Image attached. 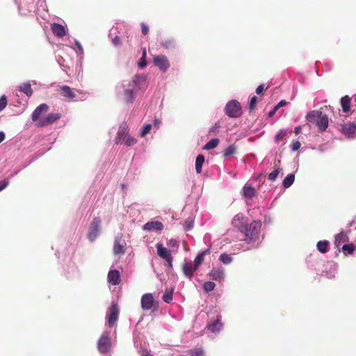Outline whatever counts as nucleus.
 Segmentation results:
<instances>
[{
	"instance_id": "1",
	"label": "nucleus",
	"mask_w": 356,
	"mask_h": 356,
	"mask_svg": "<svg viewBox=\"0 0 356 356\" xmlns=\"http://www.w3.org/2000/svg\"><path fill=\"white\" fill-rule=\"evenodd\" d=\"M308 124H314L320 131H324L328 126V118L320 111H312L306 116Z\"/></svg>"
},
{
	"instance_id": "2",
	"label": "nucleus",
	"mask_w": 356,
	"mask_h": 356,
	"mask_svg": "<svg viewBox=\"0 0 356 356\" xmlns=\"http://www.w3.org/2000/svg\"><path fill=\"white\" fill-rule=\"evenodd\" d=\"M102 220L100 217H95L91 222L88 233V238L90 242H94L100 235L102 231Z\"/></svg>"
},
{
	"instance_id": "3",
	"label": "nucleus",
	"mask_w": 356,
	"mask_h": 356,
	"mask_svg": "<svg viewBox=\"0 0 356 356\" xmlns=\"http://www.w3.org/2000/svg\"><path fill=\"white\" fill-rule=\"evenodd\" d=\"M140 77V75L136 74L134 77L131 82H130L127 87L125 88L123 99L127 103H132L134 99V91L136 86L137 79Z\"/></svg>"
},
{
	"instance_id": "4",
	"label": "nucleus",
	"mask_w": 356,
	"mask_h": 356,
	"mask_svg": "<svg viewBox=\"0 0 356 356\" xmlns=\"http://www.w3.org/2000/svg\"><path fill=\"white\" fill-rule=\"evenodd\" d=\"M260 227V221H253L250 225L248 224L247 231L243 232V234L245 236V240L252 241L259 234Z\"/></svg>"
},
{
	"instance_id": "5",
	"label": "nucleus",
	"mask_w": 356,
	"mask_h": 356,
	"mask_svg": "<svg viewBox=\"0 0 356 356\" xmlns=\"http://www.w3.org/2000/svg\"><path fill=\"white\" fill-rule=\"evenodd\" d=\"M225 108L227 115L230 118H238L242 114L240 103L236 100L229 102Z\"/></svg>"
},
{
	"instance_id": "6",
	"label": "nucleus",
	"mask_w": 356,
	"mask_h": 356,
	"mask_svg": "<svg viewBox=\"0 0 356 356\" xmlns=\"http://www.w3.org/2000/svg\"><path fill=\"white\" fill-rule=\"evenodd\" d=\"M119 309L116 302H112L106 313V319L110 327L115 325L118 319Z\"/></svg>"
},
{
	"instance_id": "7",
	"label": "nucleus",
	"mask_w": 356,
	"mask_h": 356,
	"mask_svg": "<svg viewBox=\"0 0 356 356\" xmlns=\"http://www.w3.org/2000/svg\"><path fill=\"white\" fill-rule=\"evenodd\" d=\"M157 250L158 256L165 260L168 263V266L169 268H172V257L170 251L165 248L163 244L157 243L156 245Z\"/></svg>"
},
{
	"instance_id": "8",
	"label": "nucleus",
	"mask_w": 356,
	"mask_h": 356,
	"mask_svg": "<svg viewBox=\"0 0 356 356\" xmlns=\"http://www.w3.org/2000/svg\"><path fill=\"white\" fill-rule=\"evenodd\" d=\"M248 223V219L241 213L236 214L232 220L233 226L238 229L241 233L247 231Z\"/></svg>"
},
{
	"instance_id": "9",
	"label": "nucleus",
	"mask_w": 356,
	"mask_h": 356,
	"mask_svg": "<svg viewBox=\"0 0 356 356\" xmlns=\"http://www.w3.org/2000/svg\"><path fill=\"white\" fill-rule=\"evenodd\" d=\"M154 64L162 72H165L170 67V63L168 58L164 55H158L153 58Z\"/></svg>"
},
{
	"instance_id": "10",
	"label": "nucleus",
	"mask_w": 356,
	"mask_h": 356,
	"mask_svg": "<svg viewBox=\"0 0 356 356\" xmlns=\"http://www.w3.org/2000/svg\"><path fill=\"white\" fill-rule=\"evenodd\" d=\"M60 113H50L44 118H41L36 123L37 127H42L48 124H53L60 118Z\"/></svg>"
},
{
	"instance_id": "11",
	"label": "nucleus",
	"mask_w": 356,
	"mask_h": 356,
	"mask_svg": "<svg viewBox=\"0 0 356 356\" xmlns=\"http://www.w3.org/2000/svg\"><path fill=\"white\" fill-rule=\"evenodd\" d=\"M49 106L47 104H41L33 111L31 115V120L38 123L40 116L48 111Z\"/></svg>"
},
{
	"instance_id": "12",
	"label": "nucleus",
	"mask_w": 356,
	"mask_h": 356,
	"mask_svg": "<svg viewBox=\"0 0 356 356\" xmlns=\"http://www.w3.org/2000/svg\"><path fill=\"white\" fill-rule=\"evenodd\" d=\"M154 297L152 293H145L141 298V307L143 310H149L154 306Z\"/></svg>"
},
{
	"instance_id": "13",
	"label": "nucleus",
	"mask_w": 356,
	"mask_h": 356,
	"mask_svg": "<svg viewBox=\"0 0 356 356\" xmlns=\"http://www.w3.org/2000/svg\"><path fill=\"white\" fill-rule=\"evenodd\" d=\"M114 254H124L125 253V242L121 236H116L113 245Z\"/></svg>"
},
{
	"instance_id": "14",
	"label": "nucleus",
	"mask_w": 356,
	"mask_h": 356,
	"mask_svg": "<svg viewBox=\"0 0 356 356\" xmlns=\"http://www.w3.org/2000/svg\"><path fill=\"white\" fill-rule=\"evenodd\" d=\"M58 92L63 97L67 98L70 101H74L76 93L72 88L68 86H59Z\"/></svg>"
},
{
	"instance_id": "15",
	"label": "nucleus",
	"mask_w": 356,
	"mask_h": 356,
	"mask_svg": "<svg viewBox=\"0 0 356 356\" xmlns=\"http://www.w3.org/2000/svg\"><path fill=\"white\" fill-rule=\"evenodd\" d=\"M111 348V341L108 337L102 336L98 341V350L102 353H106Z\"/></svg>"
},
{
	"instance_id": "16",
	"label": "nucleus",
	"mask_w": 356,
	"mask_h": 356,
	"mask_svg": "<svg viewBox=\"0 0 356 356\" xmlns=\"http://www.w3.org/2000/svg\"><path fill=\"white\" fill-rule=\"evenodd\" d=\"M197 268L191 262L184 261L182 265V270L184 275L188 278H191L193 276L194 272Z\"/></svg>"
},
{
	"instance_id": "17",
	"label": "nucleus",
	"mask_w": 356,
	"mask_h": 356,
	"mask_svg": "<svg viewBox=\"0 0 356 356\" xmlns=\"http://www.w3.org/2000/svg\"><path fill=\"white\" fill-rule=\"evenodd\" d=\"M51 29L53 33L58 38H62L66 35V30L60 24L53 23L51 25Z\"/></svg>"
},
{
	"instance_id": "18",
	"label": "nucleus",
	"mask_w": 356,
	"mask_h": 356,
	"mask_svg": "<svg viewBox=\"0 0 356 356\" xmlns=\"http://www.w3.org/2000/svg\"><path fill=\"white\" fill-rule=\"evenodd\" d=\"M163 225L160 221H150L145 223L143 229L147 231H161Z\"/></svg>"
},
{
	"instance_id": "19",
	"label": "nucleus",
	"mask_w": 356,
	"mask_h": 356,
	"mask_svg": "<svg viewBox=\"0 0 356 356\" xmlns=\"http://www.w3.org/2000/svg\"><path fill=\"white\" fill-rule=\"evenodd\" d=\"M128 131L126 125H121L119 128V131L118 132L117 136L115 139L116 144L122 143V140H125L126 137L127 136Z\"/></svg>"
},
{
	"instance_id": "20",
	"label": "nucleus",
	"mask_w": 356,
	"mask_h": 356,
	"mask_svg": "<svg viewBox=\"0 0 356 356\" xmlns=\"http://www.w3.org/2000/svg\"><path fill=\"white\" fill-rule=\"evenodd\" d=\"M108 280L113 285H118L120 282V272L117 270H112L108 272Z\"/></svg>"
},
{
	"instance_id": "21",
	"label": "nucleus",
	"mask_w": 356,
	"mask_h": 356,
	"mask_svg": "<svg viewBox=\"0 0 356 356\" xmlns=\"http://www.w3.org/2000/svg\"><path fill=\"white\" fill-rule=\"evenodd\" d=\"M222 327L220 317L218 316L217 319L207 325V329L210 332H219Z\"/></svg>"
},
{
	"instance_id": "22",
	"label": "nucleus",
	"mask_w": 356,
	"mask_h": 356,
	"mask_svg": "<svg viewBox=\"0 0 356 356\" xmlns=\"http://www.w3.org/2000/svg\"><path fill=\"white\" fill-rule=\"evenodd\" d=\"M356 131V125L353 123H348L343 126L342 132L348 137H354Z\"/></svg>"
},
{
	"instance_id": "23",
	"label": "nucleus",
	"mask_w": 356,
	"mask_h": 356,
	"mask_svg": "<svg viewBox=\"0 0 356 356\" xmlns=\"http://www.w3.org/2000/svg\"><path fill=\"white\" fill-rule=\"evenodd\" d=\"M256 191L253 186L247 183L243 188V195L247 199H251L255 195Z\"/></svg>"
},
{
	"instance_id": "24",
	"label": "nucleus",
	"mask_w": 356,
	"mask_h": 356,
	"mask_svg": "<svg viewBox=\"0 0 356 356\" xmlns=\"http://www.w3.org/2000/svg\"><path fill=\"white\" fill-rule=\"evenodd\" d=\"M18 90L20 92H23L28 97H31L33 94V90L29 83H24L18 87Z\"/></svg>"
},
{
	"instance_id": "25",
	"label": "nucleus",
	"mask_w": 356,
	"mask_h": 356,
	"mask_svg": "<svg viewBox=\"0 0 356 356\" xmlns=\"http://www.w3.org/2000/svg\"><path fill=\"white\" fill-rule=\"evenodd\" d=\"M204 163V156L203 154H199L196 157L195 160V170L197 173H200L202 172V167Z\"/></svg>"
},
{
	"instance_id": "26",
	"label": "nucleus",
	"mask_w": 356,
	"mask_h": 356,
	"mask_svg": "<svg viewBox=\"0 0 356 356\" xmlns=\"http://www.w3.org/2000/svg\"><path fill=\"white\" fill-rule=\"evenodd\" d=\"M161 44L165 49H172L175 47V41L172 38H165L162 40Z\"/></svg>"
},
{
	"instance_id": "27",
	"label": "nucleus",
	"mask_w": 356,
	"mask_h": 356,
	"mask_svg": "<svg viewBox=\"0 0 356 356\" xmlns=\"http://www.w3.org/2000/svg\"><path fill=\"white\" fill-rule=\"evenodd\" d=\"M350 99L348 96H345L341 99V106L344 112L350 110Z\"/></svg>"
},
{
	"instance_id": "28",
	"label": "nucleus",
	"mask_w": 356,
	"mask_h": 356,
	"mask_svg": "<svg viewBox=\"0 0 356 356\" xmlns=\"http://www.w3.org/2000/svg\"><path fill=\"white\" fill-rule=\"evenodd\" d=\"M220 143V140L218 138H213L211 140H209L204 147V149H212L218 146V145Z\"/></svg>"
},
{
	"instance_id": "29",
	"label": "nucleus",
	"mask_w": 356,
	"mask_h": 356,
	"mask_svg": "<svg viewBox=\"0 0 356 356\" xmlns=\"http://www.w3.org/2000/svg\"><path fill=\"white\" fill-rule=\"evenodd\" d=\"M295 176L293 174L288 175L283 180V186L286 188L290 187L294 182Z\"/></svg>"
},
{
	"instance_id": "30",
	"label": "nucleus",
	"mask_w": 356,
	"mask_h": 356,
	"mask_svg": "<svg viewBox=\"0 0 356 356\" xmlns=\"http://www.w3.org/2000/svg\"><path fill=\"white\" fill-rule=\"evenodd\" d=\"M328 245L327 241H321L317 243V248L321 252L325 253L327 251Z\"/></svg>"
},
{
	"instance_id": "31",
	"label": "nucleus",
	"mask_w": 356,
	"mask_h": 356,
	"mask_svg": "<svg viewBox=\"0 0 356 356\" xmlns=\"http://www.w3.org/2000/svg\"><path fill=\"white\" fill-rule=\"evenodd\" d=\"M173 292L172 290L165 291L163 295L162 299L164 302L167 303L171 302L172 300Z\"/></svg>"
},
{
	"instance_id": "32",
	"label": "nucleus",
	"mask_w": 356,
	"mask_h": 356,
	"mask_svg": "<svg viewBox=\"0 0 356 356\" xmlns=\"http://www.w3.org/2000/svg\"><path fill=\"white\" fill-rule=\"evenodd\" d=\"M204 252H200L195 257L194 261V266L197 268L203 262L204 258Z\"/></svg>"
},
{
	"instance_id": "33",
	"label": "nucleus",
	"mask_w": 356,
	"mask_h": 356,
	"mask_svg": "<svg viewBox=\"0 0 356 356\" xmlns=\"http://www.w3.org/2000/svg\"><path fill=\"white\" fill-rule=\"evenodd\" d=\"M236 152V147L235 145H232L224 150V156H229L235 154Z\"/></svg>"
},
{
	"instance_id": "34",
	"label": "nucleus",
	"mask_w": 356,
	"mask_h": 356,
	"mask_svg": "<svg viewBox=\"0 0 356 356\" xmlns=\"http://www.w3.org/2000/svg\"><path fill=\"white\" fill-rule=\"evenodd\" d=\"M137 140L134 138L131 137L129 135H127V136L125 138V140H122V143H124L127 146H132L136 143Z\"/></svg>"
},
{
	"instance_id": "35",
	"label": "nucleus",
	"mask_w": 356,
	"mask_h": 356,
	"mask_svg": "<svg viewBox=\"0 0 356 356\" xmlns=\"http://www.w3.org/2000/svg\"><path fill=\"white\" fill-rule=\"evenodd\" d=\"M286 135V131H285V130L279 131L275 136V142L278 143L280 142V140H282Z\"/></svg>"
},
{
	"instance_id": "36",
	"label": "nucleus",
	"mask_w": 356,
	"mask_h": 356,
	"mask_svg": "<svg viewBox=\"0 0 356 356\" xmlns=\"http://www.w3.org/2000/svg\"><path fill=\"white\" fill-rule=\"evenodd\" d=\"M216 284L213 282L208 281L204 284V289L206 291H211L214 289Z\"/></svg>"
},
{
	"instance_id": "37",
	"label": "nucleus",
	"mask_w": 356,
	"mask_h": 356,
	"mask_svg": "<svg viewBox=\"0 0 356 356\" xmlns=\"http://www.w3.org/2000/svg\"><path fill=\"white\" fill-rule=\"evenodd\" d=\"M346 235L343 234H339L335 237V243L337 246H339L341 242H344L346 241Z\"/></svg>"
},
{
	"instance_id": "38",
	"label": "nucleus",
	"mask_w": 356,
	"mask_h": 356,
	"mask_svg": "<svg viewBox=\"0 0 356 356\" xmlns=\"http://www.w3.org/2000/svg\"><path fill=\"white\" fill-rule=\"evenodd\" d=\"M152 129V125L148 124H145L144 127H143V129L140 133V136L141 137H145L147 134H149L150 132V130Z\"/></svg>"
},
{
	"instance_id": "39",
	"label": "nucleus",
	"mask_w": 356,
	"mask_h": 356,
	"mask_svg": "<svg viewBox=\"0 0 356 356\" xmlns=\"http://www.w3.org/2000/svg\"><path fill=\"white\" fill-rule=\"evenodd\" d=\"M279 169L274 170L272 172L268 175V179L271 181H275L280 173Z\"/></svg>"
},
{
	"instance_id": "40",
	"label": "nucleus",
	"mask_w": 356,
	"mask_h": 356,
	"mask_svg": "<svg viewBox=\"0 0 356 356\" xmlns=\"http://www.w3.org/2000/svg\"><path fill=\"white\" fill-rule=\"evenodd\" d=\"M204 352L202 349L197 348L191 351L190 356H203Z\"/></svg>"
},
{
	"instance_id": "41",
	"label": "nucleus",
	"mask_w": 356,
	"mask_h": 356,
	"mask_svg": "<svg viewBox=\"0 0 356 356\" xmlns=\"http://www.w3.org/2000/svg\"><path fill=\"white\" fill-rule=\"evenodd\" d=\"M7 105V99L5 95L0 97V111H2L6 108Z\"/></svg>"
},
{
	"instance_id": "42",
	"label": "nucleus",
	"mask_w": 356,
	"mask_h": 356,
	"mask_svg": "<svg viewBox=\"0 0 356 356\" xmlns=\"http://www.w3.org/2000/svg\"><path fill=\"white\" fill-rule=\"evenodd\" d=\"M145 56H146V52L144 51L142 58H140V61L138 62V66L143 68L146 67L147 62L145 60Z\"/></svg>"
},
{
	"instance_id": "43",
	"label": "nucleus",
	"mask_w": 356,
	"mask_h": 356,
	"mask_svg": "<svg viewBox=\"0 0 356 356\" xmlns=\"http://www.w3.org/2000/svg\"><path fill=\"white\" fill-rule=\"evenodd\" d=\"M343 250L348 251V254H352L354 251V246L353 245H344L342 248Z\"/></svg>"
},
{
	"instance_id": "44",
	"label": "nucleus",
	"mask_w": 356,
	"mask_h": 356,
	"mask_svg": "<svg viewBox=\"0 0 356 356\" xmlns=\"http://www.w3.org/2000/svg\"><path fill=\"white\" fill-rule=\"evenodd\" d=\"M257 102V97L256 96L252 97L249 103L250 109H253L255 107Z\"/></svg>"
},
{
	"instance_id": "45",
	"label": "nucleus",
	"mask_w": 356,
	"mask_h": 356,
	"mask_svg": "<svg viewBox=\"0 0 356 356\" xmlns=\"http://www.w3.org/2000/svg\"><path fill=\"white\" fill-rule=\"evenodd\" d=\"M9 184V181L6 179H3L2 181H0V191L3 190L4 188H6L7 187V186Z\"/></svg>"
},
{
	"instance_id": "46",
	"label": "nucleus",
	"mask_w": 356,
	"mask_h": 356,
	"mask_svg": "<svg viewBox=\"0 0 356 356\" xmlns=\"http://www.w3.org/2000/svg\"><path fill=\"white\" fill-rule=\"evenodd\" d=\"M300 146H301V145L299 141H298V140L295 141L291 145V149L293 151H296L300 147Z\"/></svg>"
},
{
	"instance_id": "47",
	"label": "nucleus",
	"mask_w": 356,
	"mask_h": 356,
	"mask_svg": "<svg viewBox=\"0 0 356 356\" xmlns=\"http://www.w3.org/2000/svg\"><path fill=\"white\" fill-rule=\"evenodd\" d=\"M141 26H142V33H143V34L145 35H147L148 33V31H149L148 26L146 25L144 23H142Z\"/></svg>"
},
{
	"instance_id": "48",
	"label": "nucleus",
	"mask_w": 356,
	"mask_h": 356,
	"mask_svg": "<svg viewBox=\"0 0 356 356\" xmlns=\"http://www.w3.org/2000/svg\"><path fill=\"white\" fill-rule=\"evenodd\" d=\"M112 42L115 46H118L121 44V41L118 36H115L114 38H113Z\"/></svg>"
},
{
	"instance_id": "49",
	"label": "nucleus",
	"mask_w": 356,
	"mask_h": 356,
	"mask_svg": "<svg viewBox=\"0 0 356 356\" xmlns=\"http://www.w3.org/2000/svg\"><path fill=\"white\" fill-rule=\"evenodd\" d=\"M168 245L171 247H177V242L175 239H170L169 241Z\"/></svg>"
},
{
	"instance_id": "50",
	"label": "nucleus",
	"mask_w": 356,
	"mask_h": 356,
	"mask_svg": "<svg viewBox=\"0 0 356 356\" xmlns=\"http://www.w3.org/2000/svg\"><path fill=\"white\" fill-rule=\"evenodd\" d=\"M232 261V258L229 256L224 255V264H229Z\"/></svg>"
},
{
	"instance_id": "51",
	"label": "nucleus",
	"mask_w": 356,
	"mask_h": 356,
	"mask_svg": "<svg viewBox=\"0 0 356 356\" xmlns=\"http://www.w3.org/2000/svg\"><path fill=\"white\" fill-rule=\"evenodd\" d=\"M286 104V101L284 100H282L280 101L276 106H275V109H278L279 108H280L281 106H284L285 104Z\"/></svg>"
},
{
	"instance_id": "52",
	"label": "nucleus",
	"mask_w": 356,
	"mask_h": 356,
	"mask_svg": "<svg viewBox=\"0 0 356 356\" xmlns=\"http://www.w3.org/2000/svg\"><path fill=\"white\" fill-rule=\"evenodd\" d=\"M263 90H264V86H263V85H259V86L257 88V89H256V92H257V94H261V93L262 92Z\"/></svg>"
},
{
	"instance_id": "53",
	"label": "nucleus",
	"mask_w": 356,
	"mask_h": 356,
	"mask_svg": "<svg viewBox=\"0 0 356 356\" xmlns=\"http://www.w3.org/2000/svg\"><path fill=\"white\" fill-rule=\"evenodd\" d=\"M5 139V134L3 131H0V143Z\"/></svg>"
},
{
	"instance_id": "54",
	"label": "nucleus",
	"mask_w": 356,
	"mask_h": 356,
	"mask_svg": "<svg viewBox=\"0 0 356 356\" xmlns=\"http://www.w3.org/2000/svg\"><path fill=\"white\" fill-rule=\"evenodd\" d=\"M301 131V127H296L295 128L294 132L296 134H298Z\"/></svg>"
},
{
	"instance_id": "55",
	"label": "nucleus",
	"mask_w": 356,
	"mask_h": 356,
	"mask_svg": "<svg viewBox=\"0 0 356 356\" xmlns=\"http://www.w3.org/2000/svg\"><path fill=\"white\" fill-rule=\"evenodd\" d=\"M277 109H275V107H274V108L273 109V111H271L269 113V116H270V117H271V116H273V115L275 113V112H276V111H277Z\"/></svg>"
},
{
	"instance_id": "56",
	"label": "nucleus",
	"mask_w": 356,
	"mask_h": 356,
	"mask_svg": "<svg viewBox=\"0 0 356 356\" xmlns=\"http://www.w3.org/2000/svg\"><path fill=\"white\" fill-rule=\"evenodd\" d=\"M219 260L222 261V254L219 256Z\"/></svg>"
},
{
	"instance_id": "57",
	"label": "nucleus",
	"mask_w": 356,
	"mask_h": 356,
	"mask_svg": "<svg viewBox=\"0 0 356 356\" xmlns=\"http://www.w3.org/2000/svg\"><path fill=\"white\" fill-rule=\"evenodd\" d=\"M155 125H157V127H159V122H157V120H155Z\"/></svg>"
},
{
	"instance_id": "58",
	"label": "nucleus",
	"mask_w": 356,
	"mask_h": 356,
	"mask_svg": "<svg viewBox=\"0 0 356 356\" xmlns=\"http://www.w3.org/2000/svg\"><path fill=\"white\" fill-rule=\"evenodd\" d=\"M142 356H152V355H151L150 354H146V355H142Z\"/></svg>"
},
{
	"instance_id": "59",
	"label": "nucleus",
	"mask_w": 356,
	"mask_h": 356,
	"mask_svg": "<svg viewBox=\"0 0 356 356\" xmlns=\"http://www.w3.org/2000/svg\"><path fill=\"white\" fill-rule=\"evenodd\" d=\"M79 50H82V47L80 45H79Z\"/></svg>"
}]
</instances>
